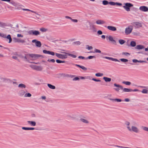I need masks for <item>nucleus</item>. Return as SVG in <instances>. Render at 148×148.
<instances>
[{
    "label": "nucleus",
    "mask_w": 148,
    "mask_h": 148,
    "mask_svg": "<svg viewBox=\"0 0 148 148\" xmlns=\"http://www.w3.org/2000/svg\"><path fill=\"white\" fill-rule=\"evenodd\" d=\"M107 27L108 30L112 31H116L117 30L115 27L112 26H108Z\"/></svg>",
    "instance_id": "19"
},
{
    "label": "nucleus",
    "mask_w": 148,
    "mask_h": 148,
    "mask_svg": "<svg viewBox=\"0 0 148 148\" xmlns=\"http://www.w3.org/2000/svg\"><path fill=\"white\" fill-rule=\"evenodd\" d=\"M111 60L114 62H120V61L119 60H118L117 59L114 58H112Z\"/></svg>",
    "instance_id": "50"
},
{
    "label": "nucleus",
    "mask_w": 148,
    "mask_h": 148,
    "mask_svg": "<svg viewBox=\"0 0 148 148\" xmlns=\"http://www.w3.org/2000/svg\"><path fill=\"white\" fill-rule=\"evenodd\" d=\"M104 58L105 59H108L109 60H111L112 58H111V57H107V56L105 57Z\"/></svg>",
    "instance_id": "62"
},
{
    "label": "nucleus",
    "mask_w": 148,
    "mask_h": 148,
    "mask_svg": "<svg viewBox=\"0 0 148 148\" xmlns=\"http://www.w3.org/2000/svg\"><path fill=\"white\" fill-rule=\"evenodd\" d=\"M30 67L33 69L37 71H41L42 69V67L40 66L32 65H30Z\"/></svg>",
    "instance_id": "8"
},
{
    "label": "nucleus",
    "mask_w": 148,
    "mask_h": 148,
    "mask_svg": "<svg viewBox=\"0 0 148 148\" xmlns=\"http://www.w3.org/2000/svg\"><path fill=\"white\" fill-rule=\"evenodd\" d=\"M148 90L146 89H143L141 91V92L144 94H147L148 93Z\"/></svg>",
    "instance_id": "43"
},
{
    "label": "nucleus",
    "mask_w": 148,
    "mask_h": 148,
    "mask_svg": "<svg viewBox=\"0 0 148 148\" xmlns=\"http://www.w3.org/2000/svg\"><path fill=\"white\" fill-rule=\"evenodd\" d=\"M13 40L14 41V42H18V38H13Z\"/></svg>",
    "instance_id": "55"
},
{
    "label": "nucleus",
    "mask_w": 148,
    "mask_h": 148,
    "mask_svg": "<svg viewBox=\"0 0 148 148\" xmlns=\"http://www.w3.org/2000/svg\"><path fill=\"white\" fill-rule=\"evenodd\" d=\"M102 33V32L101 30H99L97 32V34L99 35H101Z\"/></svg>",
    "instance_id": "58"
},
{
    "label": "nucleus",
    "mask_w": 148,
    "mask_h": 148,
    "mask_svg": "<svg viewBox=\"0 0 148 148\" xmlns=\"http://www.w3.org/2000/svg\"><path fill=\"white\" fill-rule=\"evenodd\" d=\"M108 38V39H109V40L110 41H111L113 44H116V41L113 39V38L112 36H110L108 37L107 36L106 37V38Z\"/></svg>",
    "instance_id": "22"
},
{
    "label": "nucleus",
    "mask_w": 148,
    "mask_h": 148,
    "mask_svg": "<svg viewBox=\"0 0 148 148\" xmlns=\"http://www.w3.org/2000/svg\"><path fill=\"white\" fill-rule=\"evenodd\" d=\"M114 147H117L119 148H133L132 147H126L123 146H119L118 145H114Z\"/></svg>",
    "instance_id": "32"
},
{
    "label": "nucleus",
    "mask_w": 148,
    "mask_h": 148,
    "mask_svg": "<svg viewBox=\"0 0 148 148\" xmlns=\"http://www.w3.org/2000/svg\"><path fill=\"white\" fill-rule=\"evenodd\" d=\"M120 60L123 62H126L128 61V60L127 59L122 58Z\"/></svg>",
    "instance_id": "49"
},
{
    "label": "nucleus",
    "mask_w": 148,
    "mask_h": 148,
    "mask_svg": "<svg viewBox=\"0 0 148 148\" xmlns=\"http://www.w3.org/2000/svg\"><path fill=\"white\" fill-rule=\"evenodd\" d=\"M114 87H116V88H114V89L116 92H119L120 90L121 89L120 87L119 86H122L119 84H117L116 83L114 84Z\"/></svg>",
    "instance_id": "12"
},
{
    "label": "nucleus",
    "mask_w": 148,
    "mask_h": 148,
    "mask_svg": "<svg viewBox=\"0 0 148 148\" xmlns=\"http://www.w3.org/2000/svg\"><path fill=\"white\" fill-rule=\"evenodd\" d=\"M109 99L110 100L112 101H113L117 102H120L122 101V100L121 99H112L110 98V99Z\"/></svg>",
    "instance_id": "25"
},
{
    "label": "nucleus",
    "mask_w": 148,
    "mask_h": 148,
    "mask_svg": "<svg viewBox=\"0 0 148 148\" xmlns=\"http://www.w3.org/2000/svg\"><path fill=\"white\" fill-rule=\"evenodd\" d=\"M25 41L24 40L21 38H18V43H24Z\"/></svg>",
    "instance_id": "39"
},
{
    "label": "nucleus",
    "mask_w": 148,
    "mask_h": 148,
    "mask_svg": "<svg viewBox=\"0 0 148 148\" xmlns=\"http://www.w3.org/2000/svg\"><path fill=\"white\" fill-rule=\"evenodd\" d=\"M109 3V2L106 0H104L102 1V4L104 5H106Z\"/></svg>",
    "instance_id": "40"
},
{
    "label": "nucleus",
    "mask_w": 148,
    "mask_h": 148,
    "mask_svg": "<svg viewBox=\"0 0 148 148\" xmlns=\"http://www.w3.org/2000/svg\"><path fill=\"white\" fill-rule=\"evenodd\" d=\"M119 42L121 45H123L125 42V41L123 40L120 39L119 40Z\"/></svg>",
    "instance_id": "37"
},
{
    "label": "nucleus",
    "mask_w": 148,
    "mask_h": 148,
    "mask_svg": "<svg viewBox=\"0 0 148 148\" xmlns=\"http://www.w3.org/2000/svg\"><path fill=\"white\" fill-rule=\"evenodd\" d=\"M75 65L77 67H80V68H81L82 69L84 70H87V69L84 66H82L76 64H75Z\"/></svg>",
    "instance_id": "31"
},
{
    "label": "nucleus",
    "mask_w": 148,
    "mask_h": 148,
    "mask_svg": "<svg viewBox=\"0 0 148 148\" xmlns=\"http://www.w3.org/2000/svg\"><path fill=\"white\" fill-rule=\"evenodd\" d=\"M80 44V42L79 41L74 42H73V45H79Z\"/></svg>",
    "instance_id": "41"
},
{
    "label": "nucleus",
    "mask_w": 148,
    "mask_h": 148,
    "mask_svg": "<svg viewBox=\"0 0 148 148\" xmlns=\"http://www.w3.org/2000/svg\"><path fill=\"white\" fill-rule=\"evenodd\" d=\"M122 83L126 85H130L131 84V83L128 81H123Z\"/></svg>",
    "instance_id": "34"
},
{
    "label": "nucleus",
    "mask_w": 148,
    "mask_h": 148,
    "mask_svg": "<svg viewBox=\"0 0 148 148\" xmlns=\"http://www.w3.org/2000/svg\"><path fill=\"white\" fill-rule=\"evenodd\" d=\"M22 10L23 11H30L32 13H34L36 14L38 16H40V15L39 14H38V13H37V12H36L32 10H29V9H24V8H22Z\"/></svg>",
    "instance_id": "24"
},
{
    "label": "nucleus",
    "mask_w": 148,
    "mask_h": 148,
    "mask_svg": "<svg viewBox=\"0 0 148 148\" xmlns=\"http://www.w3.org/2000/svg\"><path fill=\"white\" fill-rule=\"evenodd\" d=\"M128 130L130 132H133L136 133H138L139 132V129L136 127L134 126H132Z\"/></svg>",
    "instance_id": "3"
},
{
    "label": "nucleus",
    "mask_w": 148,
    "mask_h": 148,
    "mask_svg": "<svg viewBox=\"0 0 148 148\" xmlns=\"http://www.w3.org/2000/svg\"><path fill=\"white\" fill-rule=\"evenodd\" d=\"M27 90H21L19 92V94L20 96H24L25 93L27 92Z\"/></svg>",
    "instance_id": "21"
},
{
    "label": "nucleus",
    "mask_w": 148,
    "mask_h": 148,
    "mask_svg": "<svg viewBox=\"0 0 148 148\" xmlns=\"http://www.w3.org/2000/svg\"><path fill=\"white\" fill-rule=\"evenodd\" d=\"M56 62L58 63H64L65 62V61H61L59 60H56Z\"/></svg>",
    "instance_id": "45"
},
{
    "label": "nucleus",
    "mask_w": 148,
    "mask_h": 148,
    "mask_svg": "<svg viewBox=\"0 0 148 148\" xmlns=\"http://www.w3.org/2000/svg\"><path fill=\"white\" fill-rule=\"evenodd\" d=\"M86 47H87L86 49L88 50H91L92 49V46L87 45L86 46Z\"/></svg>",
    "instance_id": "51"
},
{
    "label": "nucleus",
    "mask_w": 148,
    "mask_h": 148,
    "mask_svg": "<svg viewBox=\"0 0 148 148\" xmlns=\"http://www.w3.org/2000/svg\"><path fill=\"white\" fill-rule=\"evenodd\" d=\"M124 4L125 5L123 6V7L127 12L130 11V8L133 6V5L130 3H127Z\"/></svg>",
    "instance_id": "1"
},
{
    "label": "nucleus",
    "mask_w": 148,
    "mask_h": 148,
    "mask_svg": "<svg viewBox=\"0 0 148 148\" xmlns=\"http://www.w3.org/2000/svg\"><path fill=\"white\" fill-rule=\"evenodd\" d=\"M103 79L106 82H110L111 81V79L110 78L107 77H104Z\"/></svg>",
    "instance_id": "28"
},
{
    "label": "nucleus",
    "mask_w": 148,
    "mask_h": 148,
    "mask_svg": "<svg viewBox=\"0 0 148 148\" xmlns=\"http://www.w3.org/2000/svg\"><path fill=\"white\" fill-rule=\"evenodd\" d=\"M121 88V90H122L123 92H131V89L127 88H124L123 86H119Z\"/></svg>",
    "instance_id": "13"
},
{
    "label": "nucleus",
    "mask_w": 148,
    "mask_h": 148,
    "mask_svg": "<svg viewBox=\"0 0 148 148\" xmlns=\"http://www.w3.org/2000/svg\"><path fill=\"white\" fill-rule=\"evenodd\" d=\"M138 62L140 63H147V62L144 60H138Z\"/></svg>",
    "instance_id": "64"
},
{
    "label": "nucleus",
    "mask_w": 148,
    "mask_h": 148,
    "mask_svg": "<svg viewBox=\"0 0 148 148\" xmlns=\"http://www.w3.org/2000/svg\"><path fill=\"white\" fill-rule=\"evenodd\" d=\"M142 128L144 131L148 132V127H147L145 126H142Z\"/></svg>",
    "instance_id": "46"
},
{
    "label": "nucleus",
    "mask_w": 148,
    "mask_h": 148,
    "mask_svg": "<svg viewBox=\"0 0 148 148\" xmlns=\"http://www.w3.org/2000/svg\"><path fill=\"white\" fill-rule=\"evenodd\" d=\"M27 122L28 124L32 126H35L36 125V122L34 121H28Z\"/></svg>",
    "instance_id": "23"
},
{
    "label": "nucleus",
    "mask_w": 148,
    "mask_h": 148,
    "mask_svg": "<svg viewBox=\"0 0 148 148\" xmlns=\"http://www.w3.org/2000/svg\"><path fill=\"white\" fill-rule=\"evenodd\" d=\"M122 54L123 55H124L126 56H130V53L127 52H123Z\"/></svg>",
    "instance_id": "47"
},
{
    "label": "nucleus",
    "mask_w": 148,
    "mask_h": 148,
    "mask_svg": "<svg viewBox=\"0 0 148 148\" xmlns=\"http://www.w3.org/2000/svg\"><path fill=\"white\" fill-rule=\"evenodd\" d=\"M56 56L59 58L61 59H66L67 58V55L60 54L58 53H56Z\"/></svg>",
    "instance_id": "9"
},
{
    "label": "nucleus",
    "mask_w": 148,
    "mask_h": 148,
    "mask_svg": "<svg viewBox=\"0 0 148 148\" xmlns=\"http://www.w3.org/2000/svg\"><path fill=\"white\" fill-rule=\"evenodd\" d=\"M96 23L97 25H103L106 23V22L103 20L99 19L96 21Z\"/></svg>",
    "instance_id": "18"
},
{
    "label": "nucleus",
    "mask_w": 148,
    "mask_h": 148,
    "mask_svg": "<svg viewBox=\"0 0 148 148\" xmlns=\"http://www.w3.org/2000/svg\"><path fill=\"white\" fill-rule=\"evenodd\" d=\"M144 48V46L142 45H137L135 48L138 49H141Z\"/></svg>",
    "instance_id": "26"
},
{
    "label": "nucleus",
    "mask_w": 148,
    "mask_h": 148,
    "mask_svg": "<svg viewBox=\"0 0 148 148\" xmlns=\"http://www.w3.org/2000/svg\"><path fill=\"white\" fill-rule=\"evenodd\" d=\"M63 53L64 54H66L67 55H68L69 56H71L73 58H76L77 57V56L76 55H73V54H72L68 53H66V52H64Z\"/></svg>",
    "instance_id": "30"
},
{
    "label": "nucleus",
    "mask_w": 148,
    "mask_h": 148,
    "mask_svg": "<svg viewBox=\"0 0 148 148\" xmlns=\"http://www.w3.org/2000/svg\"><path fill=\"white\" fill-rule=\"evenodd\" d=\"M109 4L112 5H116L119 6H121L122 5V4L121 3L118 2H114L112 1L109 2Z\"/></svg>",
    "instance_id": "16"
},
{
    "label": "nucleus",
    "mask_w": 148,
    "mask_h": 148,
    "mask_svg": "<svg viewBox=\"0 0 148 148\" xmlns=\"http://www.w3.org/2000/svg\"><path fill=\"white\" fill-rule=\"evenodd\" d=\"M136 42L135 41H132L130 42V45L131 46L134 47L136 46Z\"/></svg>",
    "instance_id": "35"
},
{
    "label": "nucleus",
    "mask_w": 148,
    "mask_h": 148,
    "mask_svg": "<svg viewBox=\"0 0 148 148\" xmlns=\"http://www.w3.org/2000/svg\"><path fill=\"white\" fill-rule=\"evenodd\" d=\"M17 36L18 38H23V36L21 34H17Z\"/></svg>",
    "instance_id": "53"
},
{
    "label": "nucleus",
    "mask_w": 148,
    "mask_h": 148,
    "mask_svg": "<svg viewBox=\"0 0 148 148\" xmlns=\"http://www.w3.org/2000/svg\"><path fill=\"white\" fill-rule=\"evenodd\" d=\"M92 79L93 80V81H95V82H101V80H100V79H95V78H92Z\"/></svg>",
    "instance_id": "56"
},
{
    "label": "nucleus",
    "mask_w": 148,
    "mask_h": 148,
    "mask_svg": "<svg viewBox=\"0 0 148 148\" xmlns=\"http://www.w3.org/2000/svg\"><path fill=\"white\" fill-rule=\"evenodd\" d=\"M79 77H76L74 78H73V81L78 80H79Z\"/></svg>",
    "instance_id": "57"
},
{
    "label": "nucleus",
    "mask_w": 148,
    "mask_h": 148,
    "mask_svg": "<svg viewBox=\"0 0 148 148\" xmlns=\"http://www.w3.org/2000/svg\"><path fill=\"white\" fill-rule=\"evenodd\" d=\"M78 58L79 59H86V58H85L84 57L80 56L78 57Z\"/></svg>",
    "instance_id": "60"
},
{
    "label": "nucleus",
    "mask_w": 148,
    "mask_h": 148,
    "mask_svg": "<svg viewBox=\"0 0 148 148\" xmlns=\"http://www.w3.org/2000/svg\"><path fill=\"white\" fill-rule=\"evenodd\" d=\"M40 30L42 32H45L47 31V29L44 28L42 27L40 29Z\"/></svg>",
    "instance_id": "44"
},
{
    "label": "nucleus",
    "mask_w": 148,
    "mask_h": 148,
    "mask_svg": "<svg viewBox=\"0 0 148 148\" xmlns=\"http://www.w3.org/2000/svg\"><path fill=\"white\" fill-rule=\"evenodd\" d=\"M126 127L128 130L130 128V123L129 122H127L126 123Z\"/></svg>",
    "instance_id": "36"
},
{
    "label": "nucleus",
    "mask_w": 148,
    "mask_h": 148,
    "mask_svg": "<svg viewBox=\"0 0 148 148\" xmlns=\"http://www.w3.org/2000/svg\"><path fill=\"white\" fill-rule=\"evenodd\" d=\"M139 9L141 11L146 12L148 11V8L145 6H142L139 7Z\"/></svg>",
    "instance_id": "11"
},
{
    "label": "nucleus",
    "mask_w": 148,
    "mask_h": 148,
    "mask_svg": "<svg viewBox=\"0 0 148 148\" xmlns=\"http://www.w3.org/2000/svg\"><path fill=\"white\" fill-rule=\"evenodd\" d=\"M32 96V95L29 93L26 92L24 96L25 97H30Z\"/></svg>",
    "instance_id": "33"
},
{
    "label": "nucleus",
    "mask_w": 148,
    "mask_h": 148,
    "mask_svg": "<svg viewBox=\"0 0 148 148\" xmlns=\"http://www.w3.org/2000/svg\"><path fill=\"white\" fill-rule=\"evenodd\" d=\"M6 26V24L5 23L2 22L0 21V27H3L5 26Z\"/></svg>",
    "instance_id": "38"
},
{
    "label": "nucleus",
    "mask_w": 148,
    "mask_h": 148,
    "mask_svg": "<svg viewBox=\"0 0 148 148\" xmlns=\"http://www.w3.org/2000/svg\"><path fill=\"white\" fill-rule=\"evenodd\" d=\"M24 60L26 61H29L30 60H31V54H27L25 55L24 57Z\"/></svg>",
    "instance_id": "15"
},
{
    "label": "nucleus",
    "mask_w": 148,
    "mask_h": 148,
    "mask_svg": "<svg viewBox=\"0 0 148 148\" xmlns=\"http://www.w3.org/2000/svg\"><path fill=\"white\" fill-rule=\"evenodd\" d=\"M31 60H35L37 59L40 56L39 55L35 54H31Z\"/></svg>",
    "instance_id": "14"
},
{
    "label": "nucleus",
    "mask_w": 148,
    "mask_h": 148,
    "mask_svg": "<svg viewBox=\"0 0 148 148\" xmlns=\"http://www.w3.org/2000/svg\"><path fill=\"white\" fill-rule=\"evenodd\" d=\"M79 121L80 122L86 124H88L89 123V121L87 119L83 118H81Z\"/></svg>",
    "instance_id": "17"
},
{
    "label": "nucleus",
    "mask_w": 148,
    "mask_h": 148,
    "mask_svg": "<svg viewBox=\"0 0 148 148\" xmlns=\"http://www.w3.org/2000/svg\"><path fill=\"white\" fill-rule=\"evenodd\" d=\"M18 87L21 88H26V86L24 84H21L18 85Z\"/></svg>",
    "instance_id": "27"
},
{
    "label": "nucleus",
    "mask_w": 148,
    "mask_h": 148,
    "mask_svg": "<svg viewBox=\"0 0 148 148\" xmlns=\"http://www.w3.org/2000/svg\"><path fill=\"white\" fill-rule=\"evenodd\" d=\"M133 26L132 25L129 26L126 28L125 30V33L126 34H130L133 29Z\"/></svg>",
    "instance_id": "2"
},
{
    "label": "nucleus",
    "mask_w": 148,
    "mask_h": 148,
    "mask_svg": "<svg viewBox=\"0 0 148 148\" xmlns=\"http://www.w3.org/2000/svg\"><path fill=\"white\" fill-rule=\"evenodd\" d=\"M47 61L49 62H52L54 63L55 62V60L54 59H52L51 60L48 59L47 60Z\"/></svg>",
    "instance_id": "54"
},
{
    "label": "nucleus",
    "mask_w": 148,
    "mask_h": 148,
    "mask_svg": "<svg viewBox=\"0 0 148 148\" xmlns=\"http://www.w3.org/2000/svg\"><path fill=\"white\" fill-rule=\"evenodd\" d=\"M47 86L49 88L51 89H54L56 88V87L55 86L52 85L50 84H47Z\"/></svg>",
    "instance_id": "29"
},
{
    "label": "nucleus",
    "mask_w": 148,
    "mask_h": 148,
    "mask_svg": "<svg viewBox=\"0 0 148 148\" xmlns=\"http://www.w3.org/2000/svg\"><path fill=\"white\" fill-rule=\"evenodd\" d=\"M95 52L96 53H101V51L99 49H95Z\"/></svg>",
    "instance_id": "52"
},
{
    "label": "nucleus",
    "mask_w": 148,
    "mask_h": 148,
    "mask_svg": "<svg viewBox=\"0 0 148 148\" xmlns=\"http://www.w3.org/2000/svg\"><path fill=\"white\" fill-rule=\"evenodd\" d=\"M0 36L4 38H7V39H8L9 40L8 42L9 43H10L12 42V39L10 35H8L7 36H6L5 34L0 33Z\"/></svg>",
    "instance_id": "4"
},
{
    "label": "nucleus",
    "mask_w": 148,
    "mask_h": 148,
    "mask_svg": "<svg viewBox=\"0 0 148 148\" xmlns=\"http://www.w3.org/2000/svg\"><path fill=\"white\" fill-rule=\"evenodd\" d=\"M96 58V57L95 56H90L87 58H86V59H91L92 58Z\"/></svg>",
    "instance_id": "42"
},
{
    "label": "nucleus",
    "mask_w": 148,
    "mask_h": 148,
    "mask_svg": "<svg viewBox=\"0 0 148 148\" xmlns=\"http://www.w3.org/2000/svg\"><path fill=\"white\" fill-rule=\"evenodd\" d=\"M28 33L30 35L34 36H37L40 35V33L39 31L35 30H30L29 31Z\"/></svg>",
    "instance_id": "5"
},
{
    "label": "nucleus",
    "mask_w": 148,
    "mask_h": 148,
    "mask_svg": "<svg viewBox=\"0 0 148 148\" xmlns=\"http://www.w3.org/2000/svg\"><path fill=\"white\" fill-rule=\"evenodd\" d=\"M67 118L69 119H76V115L73 114H69L66 115Z\"/></svg>",
    "instance_id": "7"
},
{
    "label": "nucleus",
    "mask_w": 148,
    "mask_h": 148,
    "mask_svg": "<svg viewBox=\"0 0 148 148\" xmlns=\"http://www.w3.org/2000/svg\"><path fill=\"white\" fill-rule=\"evenodd\" d=\"M131 24L132 25V26H133V27H134L136 28H139L142 26V24L138 22H132Z\"/></svg>",
    "instance_id": "6"
},
{
    "label": "nucleus",
    "mask_w": 148,
    "mask_h": 148,
    "mask_svg": "<svg viewBox=\"0 0 148 148\" xmlns=\"http://www.w3.org/2000/svg\"><path fill=\"white\" fill-rule=\"evenodd\" d=\"M22 129L23 130H28V127H22Z\"/></svg>",
    "instance_id": "59"
},
{
    "label": "nucleus",
    "mask_w": 148,
    "mask_h": 148,
    "mask_svg": "<svg viewBox=\"0 0 148 148\" xmlns=\"http://www.w3.org/2000/svg\"><path fill=\"white\" fill-rule=\"evenodd\" d=\"M95 75L97 77H101V76H102L103 75V73H98L95 74Z\"/></svg>",
    "instance_id": "48"
},
{
    "label": "nucleus",
    "mask_w": 148,
    "mask_h": 148,
    "mask_svg": "<svg viewBox=\"0 0 148 148\" xmlns=\"http://www.w3.org/2000/svg\"><path fill=\"white\" fill-rule=\"evenodd\" d=\"M43 52L45 54H48L51 55L52 56H54L55 55V53L53 52L50 51H47L45 50H44L43 51Z\"/></svg>",
    "instance_id": "20"
},
{
    "label": "nucleus",
    "mask_w": 148,
    "mask_h": 148,
    "mask_svg": "<svg viewBox=\"0 0 148 148\" xmlns=\"http://www.w3.org/2000/svg\"><path fill=\"white\" fill-rule=\"evenodd\" d=\"M33 43H35V45L36 47H40L41 46V44L40 42L37 41L36 39H34L32 40Z\"/></svg>",
    "instance_id": "10"
},
{
    "label": "nucleus",
    "mask_w": 148,
    "mask_h": 148,
    "mask_svg": "<svg viewBox=\"0 0 148 148\" xmlns=\"http://www.w3.org/2000/svg\"><path fill=\"white\" fill-rule=\"evenodd\" d=\"M86 79H91V77L90 76H86Z\"/></svg>",
    "instance_id": "61"
},
{
    "label": "nucleus",
    "mask_w": 148,
    "mask_h": 148,
    "mask_svg": "<svg viewBox=\"0 0 148 148\" xmlns=\"http://www.w3.org/2000/svg\"><path fill=\"white\" fill-rule=\"evenodd\" d=\"M132 62H133L136 63L138 62V60L136 59H133L132 60Z\"/></svg>",
    "instance_id": "63"
}]
</instances>
